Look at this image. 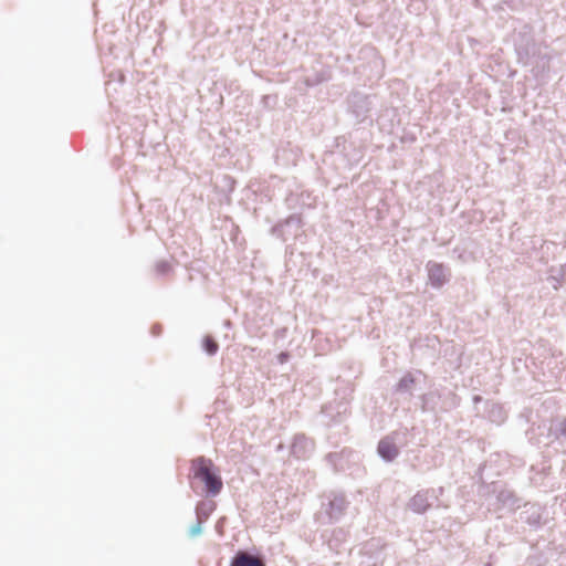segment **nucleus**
Instances as JSON below:
<instances>
[{
  "mask_svg": "<svg viewBox=\"0 0 566 566\" xmlns=\"http://www.w3.org/2000/svg\"><path fill=\"white\" fill-rule=\"evenodd\" d=\"M231 566H265L264 563L245 552H239L233 558Z\"/></svg>",
  "mask_w": 566,
  "mask_h": 566,
  "instance_id": "obj_2",
  "label": "nucleus"
},
{
  "mask_svg": "<svg viewBox=\"0 0 566 566\" xmlns=\"http://www.w3.org/2000/svg\"><path fill=\"white\" fill-rule=\"evenodd\" d=\"M203 346L207 353L210 355L216 354L219 347L214 339L209 336L205 338Z\"/></svg>",
  "mask_w": 566,
  "mask_h": 566,
  "instance_id": "obj_4",
  "label": "nucleus"
},
{
  "mask_svg": "<svg viewBox=\"0 0 566 566\" xmlns=\"http://www.w3.org/2000/svg\"><path fill=\"white\" fill-rule=\"evenodd\" d=\"M441 271H442V268L440 265H437V264H434V265H432L430 268V274L431 275H433L434 272H441Z\"/></svg>",
  "mask_w": 566,
  "mask_h": 566,
  "instance_id": "obj_6",
  "label": "nucleus"
},
{
  "mask_svg": "<svg viewBox=\"0 0 566 566\" xmlns=\"http://www.w3.org/2000/svg\"><path fill=\"white\" fill-rule=\"evenodd\" d=\"M378 452L385 460L390 461L398 454V449L391 440L386 438L379 442Z\"/></svg>",
  "mask_w": 566,
  "mask_h": 566,
  "instance_id": "obj_3",
  "label": "nucleus"
},
{
  "mask_svg": "<svg viewBox=\"0 0 566 566\" xmlns=\"http://www.w3.org/2000/svg\"><path fill=\"white\" fill-rule=\"evenodd\" d=\"M191 471L195 479H199L206 485V490L211 495H217L222 489L221 478L213 471V463L210 459L203 457L191 461Z\"/></svg>",
  "mask_w": 566,
  "mask_h": 566,
  "instance_id": "obj_1",
  "label": "nucleus"
},
{
  "mask_svg": "<svg viewBox=\"0 0 566 566\" xmlns=\"http://www.w3.org/2000/svg\"><path fill=\"white\" fill-rule=\"evenodd\" d=\"M201 533V522L198 521L196 525L190 528V535L197 536Z\"/></svg>",
  "mask_w": 566,
  "mask_h": 566,
  "instance_id": "obj_5",
  "label": "nucleus"
}]
</instances>
